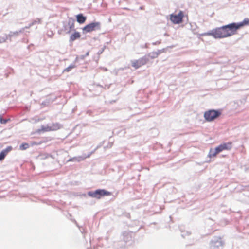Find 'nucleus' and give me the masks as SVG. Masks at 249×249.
Returning <instances> with one entry per match:
<instances>
[{
    "mask_svg": "<svg viewBox=\"0 0 249 249\" xmlns=\"http://www.w3.org/2000/svg\"><path fill=\"white\" fill-rule=\"evenodd\" d=\"M85 159V157H83V156H77V157H73L72 158H70L67 162L72 161V162H80Z\"/></svg>",
    "mask_w": 249,
    "mask_h": 249,
    "instance_id": "nucleus-17",
    "label": "nucleus"
},
{
    "mask_svg": "<svg viewBox=\"0 0 249 249\" xmlns=\"http://www.w3.org/2000/svg\"><path fill=\"white\" fill-rule=\"evenodd\" d=\"M52 131L50 126H44L43 125H41V129H38L36 131V133L38 134H40L42 132H48Z\"/></svg>",
    "mask_w": 249,
    "mask_h": 249,
    "instance_id": "nucleus-16",
    "label": "nucleus"
},
{
    "mask_svg": "<svg viewBox=\"0 0 249 249\" xmlns=\"http://www.w3.org/2000/svg\"><path fill=\"white\" fill-rule=\"evenodd\" d=\"M46 34L48 37H52L53 36L54 33L52 30H48Z\"/></svg>",
    "mask_w": 249,
    "mask_h": 249,
    "instance_id": "nucleus-26",
    "label": "nucleus"
},
{
    "mask_svg": "<svg viewBox=\"0 0 249 249\" xmlns=\"http://www.w3.org/2000/svg\"><path fill=\"white\" fill-rule=\"evenodd\" d=\"M96 86L99 87L102 89H108L110 87L109 85H105V86L104 87L102 85H101L100 84H97Z\"/></svg>",
    "mask_w": 249,
    "mask_h": 249,
    "instance_id": "nucleus-30",
    "label": "nucleus"
},
{
    "mask_svg": "<svg viewBox=\"0 0 249 249\" xmlns=\"http://www.w3.org/2000/svg\"><path fill=\"white\" fill-rule=\"evenodd\" d=\"M76 21L79 24H83L85 22L87 19V17L84 16L83 14L80 13L76 16Z\"/></svg>",
    "mask_w": 249,
    "mask_h": 249,
    "instance_id": "nucleus-14",
    "label": "nucleus"
},
{
    "mask_svg": "<svg viewBox=\"0 0 249 249\" xmlns=\"http://www.w3.org/2000/svg\"><path fill=\"white\" fill-rule=\"evenodd\" d=\"M160 43H161V40H159V41H156V42H152V44L153 45H159V44H160Z\"/></svg>",
    "mask_w": 249,
    "mask_h": 249,
    "instance_id": "nucleus-35",
    "label": "nucleus"
},
{
    "mask_svg": "<svg viewBox=\"0 0 249 249\" xmlns=\"http://www.w3.org/2000/svg\"><path fill=\"white\" fill-rule=\"evenodd\" d=\"M170 19L175 24H178L182 23L184 14L182 11H179L178 14H171Z\"/></svg>",
    "mask_w": 249,
    "mask_h": 249,
    "instance_id": "nucleus-9",
    "label": "nucleus"
},
{
    "mask_svg": "<svg viewBox=\"0 0 249 249\" xmlns=\"http://www.w3.org/2000/svg\"><path fill=\"white\" fill-rule=\"evenodd\" d=\"M231 147V142H224L216 147L214 149L211 148L209 152L208 156L210 158L215 157L217 154H219L223 150H230Z\"/></svg>",
    "mask_w": 249,
    "mask_h": 249,
    "instance_id": "nucleus-4",
    "label": "nucleus"
},
{
    "mask_svg": "<svg viewBox=\"0 0 249 249\" xmlns=\"http://www.w3.org/2000/svg\"><path fill=\"white\" fill-rule=\"evenodd\" d=\"M221 114L220 109H209L204 113V118L207 122H210L217 119Z\"/></svg>",
    "mask_w": 249,
    "mask_h": 249,
    "instance_id": "nucleus-5",
    "label": "nucleus"
},
{
    "mask_svg": "<svg viewBox=\"0 0 249 249\" xmlns=\"http://www.w3.org/2000/svg\"><path fill=\"white\" fill-rule=\"evenodd\" d=\"M81 34L79 32L74 31V32L71 35L69 39V43H72L74 41L80 38Z\"/></svg>",
    "mask_w": 249,
    "mask_h": 249,
    "instance_id": "nucleus-12",
    "label": "nucleus"
},
{
    "mask_svg": "<svg viewBox=\"0 0 249 249\" xmlns=\"http://www.w3.org/2000/svg\"><path fill=\"white\" fill-rule=\"evenodd\" d=\"M12 149V147L11 146H7L5 149L3 150L7 154V153L10 152Z\"/></svg>",
    "mask_w": 249,
    "mask_h": 249,
    "instance_id": "nucleus-28",
    "label": "nucleus"
},
{
    "mask_svg": "<svg viewBox=\"0 0 249 249\" xmlns=\"http://www.w3.org/2000/svg\"><path fill=\"white\" fill-rule=\"evenodd\" d=\"M7 40H8L7 34H4L0 36V43L5 42Z\"/></svg>",
    "mask_w": 249,
    "mask_h": 249,
    "instance_id": "nucleus-22",
    "label": "nucleus"
},
{
    "mask_svg": "<svg viewBox=\"0 0 249 249\" xmlns=\"http://www.w3.org/2000/svg\"><path fill=\"white\" fill-rule=\"evenodd\" d=\"M135 233L130 231H125L121 234V240L114 242V247L116 249H125L126 247L132 244Z\"/></svg>",
    "mask_w": 249,
    "mask_h": 249,
    "instance_id": "nucleus-1",
    "label": "nucleus"
},
{
    "mask_svg": "<svg viewBox=\"0 0 249 249\" xmlns=\"http://www.w3.org/2000/svg\"><path fill=\"white\" fill-rule=\"evenodd\" d=\"M41 19L40 18H37L34 20H33L31 23L30 26H33L34 25L36 24V23H41Z\"/></svg>",
    "mask_w": 249,
    "mask_h": 249,
    "instance_id": "nucleus-23",
    "label": "nucleus"
},
{
    "mask_svg": "<svg viewBox=\"0 0 249 249\" xmlns=\"http://www.w3.org/2000/svg\"><path fill=\"white\" fill-rule=\"evenodd\" d=\"M249 25V19L245 18L244 19L239 22H232L227 25H225L226 28L231 34V36L234 35L236 34L238 30L241 28Z\"/></svg>",
    "mask_w": 249,
    "mask_h": 249,
    "instance_id": "nucleus-3",
    "label": "nucleus"
},
{
    "mask_svg": "<svg viewBox=\"0 0 249 249\" xmlns=\"http://www.w3.org/2000/svg\"><path fill=\"white\" fill-rule=\"evenodd\" d=\"M225 245V241L221 236H214L210 243L211 249H220Z\"/></svg>",
    "mask_w": 249,
    "mask_h": 249,
    "instance_id": "nucleus-8",
    "label": "nucleus"
},
{
    "mask_svg": "<svg viewBox=\"0 0 249 249\" xmlns=\"http://www.w3.org/2000/svg\"><path fill=\"white\" fill-rule=\"evenodd\" d=\"M8 120L9 119L3 118L2 115L0 114V122L1 124H5L7 123Z\"/></svg>",
    "mask_w": 249,
    "mask_h": 249,
    "instance_id": "nucleus-25",
    "label": "nucleus"
},
{
    "mask_svg": "<svg viewBox=\"0 0 249 249\" xmlns=\"http://www.w3.org/2000/svg\"><path fill=\"white\" fill-rule=\"evenodd\" d=\"M63 26L62 28L58 31V33L59 34H61V32H64L65 34H69L71 33L70 29L69 28V25L67 21H63L62 22Z\"/></svg>",
    "mask_w": 249,
    "mask_h": 249,
    "instance_id": "nucleus-11",
    "label": "nucleus"
},
{
    "mask_svg": "<svg viewBox=\"0 0 249 249\" xmlns=\"http://www.w3.org/2000/svg\"><path fill=\"white\" fill-rule=\"evenodd\" d=\"M95 150H96V149H95V150H93V151L91 152L90 153V154H92V153H93L94 152V151H95Z\"/></svg>",
    "mask_w": 249,
    "mask_h": 249,
    "instance_id": "nucleus-39",
    "label": "nucleus"
},
{
    "mask_svg": "<svg viewBox=\"0 0 249 249\" xmlns=\"http://www.w3.org/2000/svg\"><path fill=\"white\" fill-rule=\"evenodd\" d=\"M145 56H147V58L149 59V58H151V59H154L158 57L157 54L155 52L149 53L148 54L145 55Z\"/></svg>",
    "mask_w": 249,
    "mask_h": 249,
    "instance_id": "nucleus-19",
    "label": "nucleus"
},
{
    "mask_svg": "<svg viewBox=\"0 0 249 249\" xmlns=\"http://www.w3.org/2000/svg\"><path fill=\"white\" fill-rule=\"evenodd\" d=\"M29 147V144L28 143H22L19 146V149L21 150H25Z\"/></svg>",
    "mask_w": 249,
    "mask_h": 249,
    "instance_id": "nucleus-20",
    "label": "nucleus"
},
{
    "mask_svg": "<svg viewBox=\"0 0 249 249\" xmlns=\"http://www.w3.org/2000/svg\"><path fill=\"white\" fill-rule=\"evenodd\" d=\"M202 35L210 36L215 39H221L231 36V34L225 25L213 29L208 32L203 33Z\"/></svg>",
    "mask_w": 249,
    "mask_h": 249,
    "instance_id": "nucleus-2",
    "label": "nucleus"
},
{
    "mask_svg": "<svg viewBox=\"0 0 249 249\" xmlns=\"http://www.w3.org/2000/svg\"><path fill=\"white\" fill-rule=\"evenodd\" d=\"M0 161H1V160H0Z\"/></svg>",
    "mask_w": 249,
    "mask_h": 249,
    "instance_id": "nucleus-40",
    "label": "nucleus"
},
{
    "mask_svg": "<svg viewBox=\"0 0 249 249\" xmlns=\"http://www.w3.org/2000/svg\"><path fill=\"white\" fill-rule=\"evenodd\" d=\"M190 234H191V233L190 232H188V231L183 232L181 234V236H182V238H185L186 236L189 235H190Z\"/></svg>",
    "mask_w": 249,
    "mask_h": 249,
    "instance_id": "nucleus-31",
    "label": "nucleus"
},
{
    "mask_svg": "<svg viewBox=\"0 0 249 249\" xmlns=\"http://www.w3.org/2000/svg\"><path fill=\"white\" fill-rule=\"evenodd\" d=\"M149 61V59L147 58V56L145 55L138 60H135L132 62V66L136 69H137L141 66L146 64Z\"/></svg>",
    "mask_w": 249,
    "mask_h": 249,
    "instance_id": "nucleus-10",
    "label": "nucleus"
},
{
    "mask_svg": "<svg viewBox=\"0 0 249 249\" xmlns=\"http://www.w3.org/2000/svg\"><path fill=\"white\" fill-rule=\"evenodd\" d=\"M24 31V28H22L20 30H19L18 31H15V32L10 31L8 35L7 34V37L8 38V39H9L11 41L12 37H17L18 36L19 33H21L23 32Z\"/></svg>",
    "mask_w": 249,
    "mask_h": 249,
    "instance_id": "nucleus-13",
    "label": "nucleus"
},
{
    "mask_svg": "<svg viewBox=\"0 0 249 249\" xmlns=\"http://www.w3.org/2000/svg\"><path fill=\"white\" fill-rule=\"evenodd\" d=\"M148 43H145L143 46H142V48H147L148 47Z\"/></svg>",
    "mask_w": 249,
    "mask_h": 249,
    "instance_id": "nucleus-36",
    "label": "nucleus"
},
{
    "mask_svg": "<svg viewBox=\"0 0 249 249\" xmlns=\"http://www.w3.org/2000/svg\"><path fill=\"white\" fill-rule=\"evenodd\" d=\"M91 155V154H90V153H89V154H88V155L87 156H85L84 157H85V158H89V157H90V156Z\"/></svg>",
    "mask_w": 249,
    "mask_h": 249,
    "instance_id": "nucleus-38",
    "label": "nucleus"
},
{
    "mask_svg": "<svg viewBox=\"0 0 249 249\" xmlns=\"http://www.w3.org/2000/svg\"><path fill=\"white\" fill-rule=\"evenodd\" d=\"M166 50V49H162L161 50H158L157 51L155 52L157 54V56H158L159 55L161 54V53L164 52Z\"/></svg>",
    "mask_w": 249,
    "mask_h": 249,
    "instance_id": "nucleus-27",
    "label": "nucleus"
},
{
    "mask_svg": "<svg viewBox=\"0 0 249 249\" xmlns=\"http://www.w3.org/2000/svg\"><path fill=\"white\" fill-rule=\"evenodd\" d=\"M32 26H30V23L27 25V26H26L24 28L25 29H29L30 27H31Z\"/></svg>",
    "mask_w": 249,
    "mask_h": 249,
    "instance_id": "nucleus-37",
    "label": "nucleus"
},
{
    "mask_svg": "<svg viewBox=\"0 0 249 249\" xmlns=\"http://www.w3.org/2000/svg\"><path fill=\"white\" fill-rule=\"evenodd\" d=\"M106 48V46L104 45L101 50H99V51L97 53V54L98 55L101 54L103 53V52L104 51V50Z\"/></svg>",
    "mask_w": 249,
    "mask_h": 249,
    "instance_id": "nucleus-29",
    "label": "nucleus"
},
{
    "mask_svg": "<svg viewBox=\"0 0 249 249\" xmlns=\"http://www.w3.org/2000/svg\"><path fill=\"white\" fill-rule=\"evenodd\" d=\"M89 55V52H87L85 55H81L80 57L81 59H84L85 57Z\"/></svg>",
    "mask_w": 249,
    "mask_h": 249,
    "instance_id": "nucleus-33",
    "label": "nucleus"
},
{
    "mask_svg": "<svg viewBox=\"0 0 249 249\" xmlns=\"http://www.w3.org/2000/svg\"><path fill=\"white\" fill-rule=\"evenodd\" d=\"M6 155H7V154L2 150L0 152V160L1 161L3 160L4 159V158Z\"/></svg>",
    "mask_w": 249,
    "mask_h": 249,
    "instance_id": "nucleus-24",
    "label": "nucleus"
},
{
    "mask_svg": "<svg viewBox=\"0 0 249 249\" xmlns=\"http://www.w3.org/2000/svg\"><path fill=\"white\" fill-rule=\"evenodd\" d=\"M73 221H74V223L76 224V225L80 229L81 232L82 234H83L84 232V229L83 228L82 229H80V226L78 225V223H77V222L75 220H74Z\"/></svg>",
    "mask_w": 249,
    "mask_h": 249,
    "instance_id": "nucleus-32",
    "label": "nucleus"
},
{
    "mask_svg": "<svg viewBox=\"0 0 249 249\" xmlns=\"http://www.w3.org/2000/svg\"><path fill=\"white\" fill-rule=\"evenodd\" d=\"M41 143H42V142H41V141H40V142H32V144L33 145H38L40 144Z\"/></svg>",
    "mask_w": 249,
    "mask_h": 249,
    "instance_id": "nucleus-34",
    "label": "nucleus"
},
{
    "mask_svg": "<svg viewBox=\"0 0 249 249\" xmlns=\"http://www.w3.org/2000/svg\"><path fill=\"white\" fill-rule=\"evenodd\" d=\"M75 67V65L74 64H71L69 66H68L67 68L65 69L63 71V72H69L70 71L71 69Z\"/></svg>",
    "mask_w": 249,
    "mask_h": 249,
    "instance_id": "nucleus-21",
    "label": "nucleus"
},
{
    "mask_svg": "<svg viewBox=\"0 0 249 249\" xmlns=\"http://www.w3.org/2000/svg\"><path fill=\"white\" fill-rule=\"evenodd\" d=\"M67 23L68 24L69 28L70 29L71 32V31H76L74 26L75 20L73 18H70L67 21Z\"/></svg>",
    "mask_w": 249,
    "mask_h": 249,
    "instance_id": "nucleus-15",
    "label": "nucleus"
},
{
    "mask_svg": "<svg viewBox=\"0 0 249 249\" xmlns=\"http://www.w3.org/2000/svg\"><path fill=\"white\" fill-rule=\"evenodd\" d=\"M101 29V24L100 22L93 21L87 24L82 28L83 34L90 33L97 30H100Z\"/></svg>",
    "mask_w": 249,
    "mask_h": 249,
    "instance_id": "nucleus-7",
    "label": "nucleus"
},
{
    "mask_svg": "<svg viewBox=\"0 0 249 249\" xmlns=\"http://www.w3.org/2000/svg\"><path fill=\"white\" fill-rule=\"evenodd\" d=\"M52 131H56L63 127V125L59 123H53L50 126Z\"/></svg>",
    "mask_w": 249,
    "mask_h": 249,
    "instance_id": "nucleus-18",
    "label": "nucleus"
},
{
    "mask_svg": "<svg viewBox=\"0 0 249 249\" xmlns=\"http://www.w3.org/2000/svg\"><path fill=\"white\" fill-rule=\"evenodd\" d=\"M89 196L96 199H101L105 196H108L111 195V192L104 189H98L95 191H90L88 192Z\"/></svg>",
    "mask_w": 249,
    "mask_h": 249,
    "instance_id": "nucleus-6",
    "label": "nucleus"
}]
</instances>
